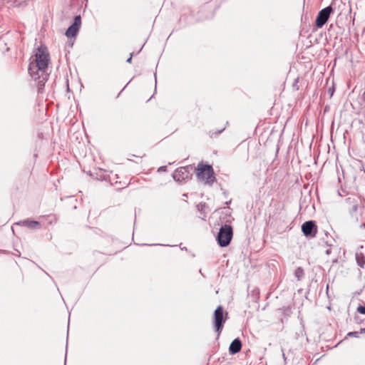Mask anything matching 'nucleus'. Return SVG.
I'll return each instance as SVG.
<instances>
[{
    "mask_svg": "<svg viewBox=\"0 0 365 365\" xmlns=\"http://www.w3.org/2000/svg\"><path fill=\"white\" fill-rule=\"evenodd\" d=\"M325 253H326L327 255H330V254H331V249H330V248L327 249V250L325 251Z\"/></svg>",
    "mask_w": 365,
    "mask_h": 365,
    "instance_id": "a211bd4d",
    "label": "nucleus"
},
{
    "mask_svg": "<svg viewBox=\"0 0 365 365\" xmlns=\"http://www.w3.org/2000/svg\"><path fill=\"white\" fill-rule=\"evenodd\" d=\"M49 61L50 56L46 48L39 47L36 53L34 62L29 64V72L34 80L38 81L40 86L43 85L47 80Z\"/></svg>",
    "mask_w": 365,
    "mask_h": 365,
    "instance_id": "f257e3e1",
    "label": "nucleus"
},
{
    "mask_svg": "<svg viewBox=\"0 0 365 365\" xmlns=\"http://www.w3.org/2000/svg\"><path fill=\"white\" fill-rule=\"evenodd\" d=\"M242 343L239 339H234L230 345L229 351L232 354H237L240 351Z\"/></svg>",
    "mask_w": 365,
    "mask_h": 365,
    "instance_id": "1a4fd4ad",
    "label": "nucleus"
},
{
    "mask_svg": "<svg viewBox=\"0 0 365 365\" xmlns=\"http://www.w3.org/2000/svg\"><path fill=\"white\" fill-rule=\"evenodd\" d=\"M347 202L351 204V206L349 209V212L351 214V216H356V212H357L358 210V208H359V204L355 202V199L354 198H351V197H349L347 198L346 200Z\"/></svg>",
    "mask_w": 365,
    "mask_h": 365,
    "instance_id": "9b49d317",
    "label": "nucleus"
},
{
    "mask_svg": "<svg viewBox=\"0 0 365 365\" xmlns=\"http://www.w3.org/2000/svg\"><path fill=\"white\" fill-rule=\"evenodd\" d=\"M227 319V313H225V316L224 317V309L222 306H218L215 311L214 313V327L216 331L218 332V334H220L223 324L226 322Z\"/></svg>",
    "mask_w": 365,
    "mask_h": 365,
    "instance_id": "20e7f679",
    "label": "nucleus"
},
{
    "mask_svg": "<svg viewBox=\"0 0 365 365\" xmlns=\"http://www.w3.org/2000/svg\"><path fill=\"white\" fill-rule=\"evenodd\" d=\"M283 357L285 359V354H282Z\"/></svg>",
    "mask_w": 365,
    "mask_h": 365,
    "instance_id": "aec40b11",
    "label": "nucleus"
},
{
    "mask_svg": "<svg viewBox=\"0 0 365 365\" xmlns=\"http://www.w3.org/2000/svg\"><path fill=\"white\" fill-rule=\"evenodd\" d=\"M356 260H357L358 265L360 266L361 267H363L364 264H365V259H364V256L357 255Z\"/></svg>",
    "mask_w": 365,
    "mask_h": 365,
    "instance_id": "ddd939ff",
    "label": "nucleus"
},
{
    "mask_svg": "<svg viewBox=\"0 0 365 365\" xmlns=\"http://www.w3.org/2000/svg\"><path fill=\"white\" fill-rule=\"evenodd\" d=\"M332 12V8L331 6H329L323 9H322L316 19V26L318 28L322 27L328 21L331 13Z\"/></svg>",
    "mask_w": 365,
    "mask_h": 365,
    "instance_id": "39448f33",
    "label": "nucleus"
},
{
    "mask_svg": "<svg viewBox=\"0 0 365 365\" xmlns=\"http://www.w3.org/2000/svg\"><path fill=\"white\" fill-rule=\"evenodd\" d=\"M81 25V16H76L74 18V21L71 26H70L66 31V36L68 38L76 37L78 33Z\"/></svg>",
    "mask_w": 365,
    "mask_h": 365,
    "instance_id": "423d86ee",
    "label": "nucleus"
},
{
    "mask_svg": "<svg viewBox=\"0 0 365 365\" xmlns=\"http://www.w3.org/2000/svg\"><path fill=\"white\" fill-rule=\"evenodd\" d=\"M19 224L33 230H38L41 228L40 223L38 221L35 220H26L21 221Z\"/></svg>",
    "mask_w": 365,
    "mask_h": 365,
    "instance_id": "9d476101",
    "label": "nucleus"
},
{
    "mask_svg": "<svg viewBox=\"0 0 365 365\" xmlns=\"http://www.w3.org/2000/svg\"><path fill=\"white\" fill-rule=\"evenodd\" d=\"M197 179L206 185H212L216 180L213 168L210 165L199 163L196 170Z\"/></svg>",
    "mask_w": 365,
    "mask_h": 365,
    "instance_id": "f03ea898",
    "label": "nucleus"
},
{
    "mask_svg": "<svg viewBox=\"0 0 365 365\" xmlns=\"http://www.w3.org/2000/svg\"><path fill=\"white\" fill-rule=\"evenodd\" d=\"M205 207H206L205 203H200L197 205V210L200 212L204 211V209L205 208Z\"/></svg>",
    "mask_w": 365,
    "mask_h": 365,
    "instance_id": "4468645a",
    "label": "nucleus"
},
{
    "mask_svg": "<svg viewBox=\"0 0 365 365\" xmlns=\"http://www.w3.org/2000/svg\"><path fill=\"white\" fill-rule=\"evenodd\" d=\"M232 229L230 225H222L217 235V242L221 247L227 246L232 238Z\"/></svg>",
    "mask_w": 365,
    "mask_h": 365,
    "instance_id": "7ed1b4c3",
    "label": "nucleus"
},
{
    "mask_svg": "<svg viewBox=\"0 0 365 365\" xmlns=\"http://www.w3.org/2000/svg\"><path fill=\"white\" fill-rule=\"evenodd\" d=\"M348 336L358 337L359 336V333L357 331L349 332L348 333Z\"/></svg>",
    "mask_w": 365,
    "mask_h": 365,
    "instance_id": "dca6fc26",
    "label": "nucleus"
},
{
    "mask_svg": "<svg viewBox=\"0 0 365 365\" xmlns=\"http://www.w3.org/2000/svg\"><path fill=\"white\" fill-rule=\"evenodd\" d=\"M167 167L166 166H161L159 168L158 171H165Z\"/></svg>",
    "mask_w": 365,
    "mask_h": 365,
    "instance_id": "f3484780",
    "label": "nucleus"
},
{
    "mask_svg": "<svg viewBox=\"0 0 365 365\" xmlns=\"http://www.w3.org/2000/svg\"><path fill=\"white\" fill-rule=\"evenodd\" d=\"M132 56H133V55H132V54H130V56L127 59V62H128V63H131V61H132Z\"/></svg>",
    "mask_w": 365,
    "mask_h": 365,
    "instance_id": "6ab92c4d",
    "label": "nucleus"
},
{
    "mask_svg": "<svg viewBox=\"0 0 365 365\" xmlns=\"http://www.w3.org/2000/svg\"><path fill=\"white\" fill-rule=\"evenodd\" d=\"M302 230L305 236L315 237L317 234V226L313 221L305 222L302 226Z\"/></svg>",
    "mask_w": 365,
    "mask_h": 365,
    "instance_id": "6e6552de",
    "label": "nucleus"
},
{
    "mask_svg": "<svg viewBox=\"0 0 365 365\" xmlns=\"http://www.w3.org/2000/svg\"><path fill=\"white\" fill-rule=\"evenodd\" d=\"M295 277L299 280L304 276V270L302 267H298L294 272Z\"/></svg>",
    "mask_w": 365,
    "mask_h": 365,
    "instance_id": "f8f14e48",
    "label": "nucleus"
},
{
    "mask_svg": "<svg viewBox=\"0 0 365 365\" xmlns=\"http://www.w3.org/2000/svg\"><path fill=\"white\" fill-rule=\"evenodd\" d=\"M175 180L182 182L190 178V172L187 167L177 168L173 174Z\"/></svg>",
    "mask_w": 365,
    "mask_h": 365,
    "instance_id": "0eeeda50",
    "label": "nucleus"
},
{
    "mask_svg": "<svg viewBox=\"0 0 365 365\" xmlns=\"http://www.w3.org/2000/svg\"><path fill=\"white\" fill-rule=\"evenodd\" d=\"M357 311H358L360 314H365V307H364V306H359V307L357 308Z\"/></svg>",
    "mask_w": 365,
    "mask_h": 365,
    "instance_id": "2eb2a0df",
    "label": "nucleus"
}]
</instances>
